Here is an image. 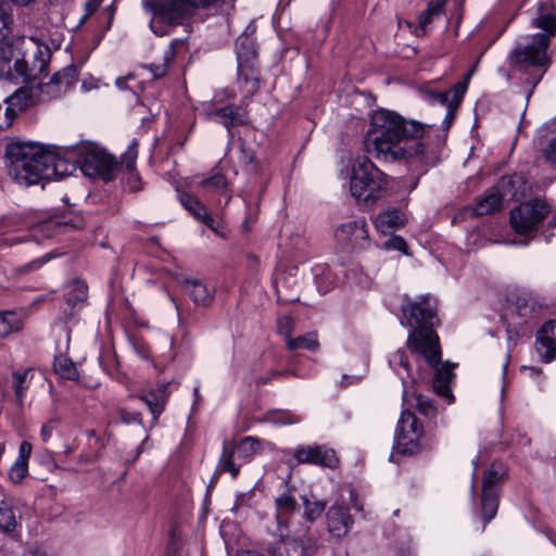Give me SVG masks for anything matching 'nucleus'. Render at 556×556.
I'll return each instance as SVG.
<instances>
[{
    "instance_id": "1",
    "label": "nucleus",
    "mask_w": 556,
    "mask_h": 556,
    "mask_svg": "<svg viewBox=\"0 0 556 556\" xmlns=\"http://www.w3.org/2000/svg\"><path fill=\"white\" fill-rule=\"evenodd\" d=\"M428 127L415 119H405L395 112L378 110L371 116L365 138L366 151L386 162L405 161L415 166L429 165L431 156L422 141Z\"/></svg>"
},
{
    "instance_id": "2",
    "label": "nucleus",
    "mask_w": 556,
    "mask_h": 556,
    "mask_svg": "<svg viewBox=\"0 0 556 556\" xmlns=\"http://www.w3.org/2000/svg\"><path fill=\"white\" fill-rule=\"evenodd\" d=\"M7 160L10 176L23 186L62 177L60 167L65 165L54 153L36 142L9 143Z\"/></svg>"
},
{
    "instance_id": "3",
    "label": "nucleus",
    "mask_w": 556,
    "mask_h": 556,
    "mask_svg": "<svg viewBox=\"0 0 556 556\" xmlns=\"http://www.w3.org/2000/svg\"><path fill=\"white\" fill-rule=\"evenodd\" d=\"M532 26L540 28L525 43H518L510 54V64L518 70H533L535 72L533 84L536 85L551 65L548 53L551 39L556 36V15L552 8L541 3L538 16L531 22Z\"/></svg>"
},
{
    "instance_id": "4",
    "label": "nucleus",
    "mask_w": 556,
    "mask_h": 556,
    "mask_svg": "<svg viewBox=\"0 0 556 556\" xmlns=\"http://www.w3.org/2000/svg\"><path fill=\"white\" fill-rule=\"evenodd\" d=\"M407 348L413 353L424 356L428 365L435 368L433 389L438 395L452 402L451 381L454 375L448 365L440 364L441 350L438 334L429 328L416 329L408 334Z\"/></svg>"
},
{
    "instance_id": "5",
    "label": "nucleus",
    "mask_w": 556,
    "mask_h": 556,
    "mask_svg": "<svg viewBox=\"0 0 556 556\" xmlns=\"http://www.w3.org/2000/svg\"><path fill=\"white\" fill-rule=\"evenodd\" d=\"M388 177L370 160L357 157L353 164L350 191L359 203L371 204L387 190Z\"/></svg>"
},
{
    "instance_id": "6",
    "label": "nucleus",
    "mask_w": 556,
    "mask_h": 556,
    "mask_svg": "<svg viewBox=\"0 0 556 556\" xmlns=\"http://www.w3.org/2000/svg\"><path fill=\"white\" fill-rule=\"evenodd\" d=\"M226 0H147L143 5L168 24H180L200 8H220Z\"/></svg>"
},
{
    "instance_id": "7",
    "label": "nucleus",
    "mask_w": 556,
    "mask_h": 556,
    "mask_svg": "<svg viewBox=\"0 0 556 556\" xmlns=\"http://www.w3.org/2000/svg\"><path fill=\"white\" fill-rule=\"evenodd\" d=\"M547 213L548 206L543 201L523 202L510 212V225L517 233L527 235L536 228Z\"/></svg>"
},
{
    "instance_id": "8",
    "label": "nucleus",
    "mask_w": 556,
    "mask_h": 556,
    "mask_svg": "<svg viewBox=\"0 0 556 556\" xmlns=\"http://www.w3.org/2000/svg\"><path fill=\"white\" fill-rule=\"evenodd\" d=\"M334 236L338 244L345 252L363 251L370 245L368 228L364 219L342 224L337 228Z\"/></svg>"
},
{
    "instance_id": "9",
    "label": "nucleus",
    "mask_w": 556,
    "mask_h": 556,
    "mask_svg": "<svg viewBox=\"0 0 556 556\" xmlns=\"http://www.w3.org/2000/svg\"><path fill=\"white\" fill-rule=\"evenodd\" d=\"M521 178L519 176L503 177L495 189L486 192L481 198L476 206L475 214L478 216L491 214L501 210L504 198H516L517 192L514 189L516 182H519Z\"/></svg>"
},
{
    "instance_id": "10",
    "label": "nucleus",
    "mask_w": 556,
    "mask_h": 556,
    "mask_svg": "<svg viewBox=\"0 0 556 556\" xmlns=\"http://www.w3.org/2000/svg\"><path fill=\"white\" fill-rule=\"evenodd\" d=\"M79 162L87 175H100L104 180L112 179L113 172L117 166L110 154L94 148H87L81 152Z\"/></svg>"
},
{
    "instance_id": "11",
    "label": "nucleus",
    "mask_w": 556,
    "mask_h": 556,
    "mask_svg": "<svg viewBox=\"0 0 556 556\" xmlns=\"http://www.w3.org/2000/svg\"><path fill=\"white\" fill-rule=\"evenodd\" d=\"M402 325L415 327L413 331L420 328L433 330L434 311L427 298H422L421 301H406L402 305Z\"/></svg>"
},
{
    "instance_id": "12",
    "label": "nucleus",
    "mask_w": 556,
    "mask_h": 556,
    "mask_svg": "<svg viewBox=\"0 0 556 556\" xmlns=\"http://www.w3.org/2000/svg\"><path fill=\"white\" fill-rule=\"evenodd\" d=\"M293 457L298 464L317 465L327 468L337 467L336 452L325 445H300L294 448Z\"/></svg>"
},
{
    "instance_id": "13",
    "label": "nucleus",
    "mask_w": 556,
    "mask_h": 556,
    "mask_svg": "<svg viewBox=\"0 0 556 556\" xmlns=\"http://www.w3.org/2000/svg\"><path fill=\"white\" fill-rule=\"evenodd\" d=\"M422 434L421 426L414 414L408 410L402 412L396 430L395 441L403 451H408L410 445L414 446Z\"/></svg>"
},
{
    "instance_id": "14",
    "label": "nucleus",
    "mask_w": 556,
    "mask_h": 556,
    "mask_svg": "<svg viewBox=\"0 0 556 556\" xmlns=\"http://www.w3.org/2000/svg\"><path fill=\"white\" fill-rule=\"evenodd\" d=\"M61 96L62 93L50 78L47 83L31 84L29 86L17 89L14 92V100L23 98V103L28 108L39 102L49 101Z\"/></svg>"
},
{
    "instance_id": "15",
    "label": "nucleus",
    "mask_w": 556,
    "mask_h": 556,
    "mask_svg": "<svg viewBox=\"0 0 556 556\" xmlns=\"http://www.w3.org/2000/svg\"><path fill=\"white\" fill-rule=\"evenodd\" d=\"M534 144L547 162L556 165V117L539 128Z\"/></svg>"
},
{
    "instance_id": "16",
    "label": "nucleus",
    "mask_w": 556,
    "mask_h": 556,
    "mask_svg": "<svg viewBox=\"0 0 556 556\" xmlns=\"http://www.w3.org/2000/svg\"><path fill=\"white\" fill-rule=\"evenodd\" d=\"M353 519L348 508L331 506L326 514V526L328 532L337 539H341L350 531Z\"/></svg>"
},
{
    "instance_id": "17",
    "label": "nucleus",
    "mask_w": 556,
    "mask_h": 556,
    "mask_svg": "<svg viewBox=\"0 0 556 556\" xmlns=\"http://www.w3.org/2000/svg\"><path fill=\"white\" fill-rule=\"evenodd\" d=\"M26 72L25 62L15 54L12 45L0 46V78L13 79L15 74L24 75Z\"/></svg>"
},
{
    "instance_id": "18",
    "label": "nucleus",
    "mask_w": 556,
    "mask_h": 556,
    "mask_svg": "<svg viewBox=\"0 0 556 556\" xmlns=\"http://www.w3.org/2000/svg\"><path fill=\"white\" fill-rule=\"evenodd\" d=\"M538 352L545 362L556 358V319L546 321L536 333Z\"/></svg>"
},
{
    "instance_id": "19",
    "label": "nucleus",
    "mask_w": 556,
    "mask_h": 556,
    "mask_svg": "<svg viewBox=\"0 0 556 556\" xmlns=\"http://www.w3.org/2000/svg\"><path fill=\"white\" fill-rule=\"evenodd\" d=\"M205 116L210 121H215L229 128L243 125L248 121L247 112L237 105H226L220 109L205 111Z\"/></svg>"
},
{
    "instance_id": "20",
    "label": "nucleus",
    "mask_w": 556,
    "mask_h": 556,
    "mask_svg": "<svg viewBox=\"0 0 556 556\" xmlns=\"http://www.w3.org/2000/svg\"><path fill=\"white\" fill-rule=\"evenodd\" d=\"M168 386L162 383L157 386L155 389H151L146 392H141L138 394V397L144 402L152 414L153 421H156L160 415L163 413L165 404L168 399Z\"/></svg>"
},
{
    "instance_id": "21",
    "label": "nucleus",
    "mask_w": 556,
    "mask_h": 556,
    "mask_svg": "<svg viewBox=\"0 0 556 556\" xmlns=\"http://www.w3.org/2000/svg\"><path fill=\"white\" fill-rule=\"evenodd\" d=\"M406 217L403 212L397 208H387L379 212L374 224L376 229L381 233H391L400 227L404 226Z\"/></svg>"
},
{
    "instance_id": "22",
    "label": "nucleus",
    "mask_w": 556,
    "mask_h": 556,
    "mask_svg": "<svg viewBox=\"0 0 556 556\" xmlns=\"http://www.w3.org/2000/svg\"><path fill=\"white\" fill-rule=\"evenodd\" d=\"M238 84L244 98L258 90V73L252 63H238Z\"/></svg>"
},
{
    "instance_id": "23",
    "label": "nucleus",
    "mask_w": 556,
    "mask_h": 556,
    "mask_svg": "<svg viewBox=\"0 0 556 556\" xmlns=\"http://www.w3.org/2000/svg\"><path fill=\"white\" fill-rule=\"evenodd\" d=\"M182 286L194 304L206 307L213 303L215 290L204 282L197 279H187Z\"/></svg>"
},
{
    "instance_id": "24",
    "label": "nucleus",
    "mask_w": 556,
    "mask_h": 556,
    "mask_svg": "<svg viewBox=\"0 0 556 556\" xmlns=\"http://www.w3.org/2000/svg\"><path fill=\"white\" fill-rule=\"evenodd\" d=\"M445 2L446 0H431L429 2L428 8L418 16L417 36L425 35L432 23L442 15Z\"/></svg>"
},
{
    "instance_id": "25",
    "label": "nucleus",
    "mask_w": 556,
    "mask_h": 556,
    "mask_svg": "<svg viewBox=\"0 0 556 556\" xmlns=\"http://www.w3.org/2000/svg\"><path fill=\"white\" fill-rule=\"evenodd\" d=\"M26 108L23 98L14 100V93L8 97L3 103H0V130L8 129L13 124L17 112Z\"/></svg>"
},
{
    "instance_id": "26",
    "label": "nucleus",
    "mask_w": 556,
    "mask_h": 556,
    "mask_svg": "<svg viewBox=\"0 0 556 556\" xmlns=\"http://www.w3.org/2000/svg\"><path fill=\"white\" fill-rule=\"evenodd\" d=\"M302 505H303V514L302 521L300 526H308V530L311 529L312 523L318 519L324 513L327 503L321 500H317L316 497L302 495L301 496Z\"/></svg>"
},
{
    "instance_id": "27",
    "label": "nucleus",
    "mask_w": 556,
    "mask_h": 556,
    "mask_svg": "<svg viewBox=\"0 0 556 556\" xmlns=\"http://www.w3.org/2000/svg\"><path fill=\"white\" fill-rule=\"evenodd\" d=\"M23 320L21 316L13 312H0V338H7L12 333L21 331Z\"/></svg>"
},
{
    "instance_id": "28",
    "label": "nucleus",
    "mask_w": 556,
    "mask_h": 556,
    "mask_svg": "<svg viewBox=\"0 0 556 556\" xmlns=\"http://www.w3.org/2000/svg\"><path fill=\"white\" fill-rule=\"evenodd\" d=\"M77 68L73 65L66 66L55 73L51 79L56 85V88L62 93H66L77 81Z\"/></svg>"
},
{
    "instance_id": "29",
    "label": "nucleus",
    "mask_w": 556,
    "mask_h": 556,
    "mask_svg": "<svg viewBox=\"0 0 556 556\" xmlns=\"http://www.w3.org/2000/svg\"><path fill=\"white\" fill-rule=\"evenodd\" d=\"M88 288L85 282L74 280L66 287L65 302L73 309L78 303H83L87 299Z\"/></svg>"
},
{
    "instance_id": "30",
    "label": "nucleus",
    "mask_w": 556,
    "mask_h": 556,
    "mask_svg": "<svg viewBox=\"0 0 556 556\" xmlns=\"http://www.w3.org/2000/svg\"><path fill=\"white\" fill-rule=\"evenodd\" d=\"M497 507V489H482L481 510L485 522H489L495 516Z\"/></svg>"
},
{
    "instance_id": "31",
    "label": "nucleus",
    "mask_w": 556,
    "mask_h": 556,
    "mask_svg": "<svg viewBox=\"0 0 556 556\" xmlns=\"http://www.w3.org/2000/svg\"><path fill=\"white\" fill-rule=\"evenodd\" d=\"M180 43L179 40L173 41L163 54L162 63H151L146 67L151 72L154 79L162 78L166 75L169 63L175 56L176 46Z\"/></svg>"
},
{
    "instance_id": "32",
    "label": "nucleus",
    "mask_w": 556,
    "mask_h": 556,
    "mask_svg": "<svg viewBox=\"0 0 556 556\" xmlns=\"http://www.w3.org/2000/svg\"><path fill=\"white\" fill-rule=\"evenodd\" d=\"M217 470L219 472L230 473L232 479H236L240 471V464L235 463L233 448L227 447L226 443L224 444L223 453L217 465Z\"/></svg>"
},
{
    "instance_id": "33",
    "label": "nucleus",
    "mask_w": 556,
    "mask_h": 556,
    "mask_svg": "<svg viewBox=\"0 0 556 556\" xmlns=\"http://www.w3.org/2000/svg\"><path fill=\"white\" fill-rule=\"evenodd\" d=\"M54 371L64 379L76 380L78 379V370L76 365L67 356L60 354L54 359Z\"/></svg>"
},
{
    "instance_id": "34",
    "label": "nucleus",
    "mask_w": 556,
    "mask_h": 556,
    "mask_svg": "<svg viewBox=\"0 0 556 556\" xmlns=\"http://www.w3.org/2000/svg\"><path fill=\"white\" fill-rule=\"evenodd\" d=\"M265 419L277 426H292L301 421V417L288 409H273L266 413Z\"/></svg>"
},
{
    "instance_id": "35",
    "label": "nucleus",
    "mask_w": 556,
    "mask_h": 556,
    "mask_svg": "<svg viewBox=\"0 0 556 556\" xmlns=\"http://www.w3.org/2000/svg\"><path fill=\"white\" fill-rule=\"evenodd\" d=\"M231 448H233L235 453H238L239 458L248 460L261 452V442L253 437H245L238 444L231 446Z\"/></svg>"
},
{
    "instance_id": "36",
    "label": "nucleus",
    "mask_w": 556,
    "mask_h": 556,
    "mask_svg": "<svg viewBox=\"0 0 556 556\" xmlns=\"http://www.w3.org/2000/svg\"><path fill=\"white\" fill-rule=\"evenodd\" d=\"M181 205L198 220L207 212L204 204L194 195L190 193H181L179 195Z\"/></svg>"
},
{
    "instance_id": "37",
    "label": "nucleus",
    "mask_w": 556,
    "mask_h": 556,
    "mask_svg": "<svg viewBox=\"0 0 556 556\" xmlns=\"http://www.w3.org/2000/svg\"><path fill=\"white\" fill-rule=\"evenodd\" d=\"M16 519L12 505L7 501L0 502V531L10 532L14 530Z\"/></svg>"
},
{
    "instance_id": "38",
    "label": "nucleus",
    "mask_w": 556,
    "mask_h": 556,
    "mask_svg": "<svg viewBox=\"0 0 556 556\" xmlns=\"http://www.w3.org/2000/svg\"><path fill=\"white\" fill-rule=\"evenodd\" d=\"M236 47L239 63H251L250 61L255 58V48L249 37H240L236 42Z\"/></svg>"
},
{
    "instance_id": "39",
    "label": "nucleus",
    "mask_w": 556,
    "mask_h": 556,
    "mask_svg": "<svg viewBox=\"0 0 556 556\" xmlns=\"http://www.w3.org/2000/svg\"><path fill=\"white\" fill-rule=\"evenodd\" d=\"M505 469L502 464L494 463L488 470L482 481V489H497L496 484L504 479Z\"/></svg>"
},
{
    "instance_id": "40",
    "label": "nucleus",
    "mask_w": 556,
    "mask_h": 556,
    "mask_svg": "<svg viewBox=\"0 0 556 556\" xmlns=\"http://www.w3.org/2000/svg\"><path fill=\"white\" fill-rule=\"evenodd\" d=\"M287 345L290 350L305 349L315 351L318 348V341L314 332L300 336L295 339H289Z\"/></svg>"
},
{
    "instance_id": "41",
    "label": "nucleus",
    "mask_w": 556,
    "mask_h": 556,
    "mask_svg": "<svg viewBox=\"0 0 556 556\" xmlns=\"http://www.w3.org/2000/svg\"><path fill=\"white\" fill-rule=\"evenodd\" d=\"M199 186L216 192L224 193L225 191H227L228 182L223 174L216 173L205 179H202L199 182Z\"/></svg>"
},
{
    "instance_id": "42",
    "label": "nucleus",
    "mask_w": 556,
    "mask_h": 556,
    "mask_svg": "<svg viewBox=\"0 0 556 556\" xmlns=\"http://www.w3.org/2000/svg\"><path fill=\"white\" fill-rule=\"evenodd\" d=\"M467 91V81H460L454 85L451 92V104L450 111H447V116L452 117L455 113L456 109L460 104L465 92Z\"/></svg>"
},
{
    "instance_id": "43",
    "label": "nucleus",
    "mask_w": 556,
    "mask_h": 556,
    "mask_svg": "<svg viewBox=\"0 0 556 556\" xmlns=\"http://www.w3.org/2000/svg\"><path fill=\"white\" fill-rule=\"evenodd\" d=\"M138 156V142L132 140L127 151L122 155L121 166L125 167L128 173H132L136 169V160Z\"/></svg>"
},
{
    "instance_id": "44",
    "label": "nucleus",
    "mask_w": 556,
    "mask_h": 556,
    "mask_svg": "<svg viewBox=\"0 0 556 556\" xmlns=\"http://www.w3.org/2000/svg\"><path fill=\"white\" fill-rule=\"evenodd\" d=\"M29 372V370L13 372V389L20 402H22L24 391L28 388Z\"/></svg>"
},
{
    "instance_id": "45",
    "label": "nucleus",
    "mask_w": 556,
    "mask_h": 556,
    "mask_svg": "<svg viewBox=\"0 0 556 556\" xmlns=\"http://www.w3.org/2000/svg\"><path fill=\"white\" fill-rule=\"evenodd\" d=\"M28 473V464L15 460L9 470V478L14 483H20Z\"/></svg>"
},
{
    "instance_id": "46",
    "label": "nucleus",
    "mask_w": 556,
    "mask_h": 556,
    "mask_svg": "<svg viewBox=\"0 0 556 556\" xmlns=\"http://www.w3.org/2000/svg\"><path fill=\"white\" fill-rule=\"evenodd\" d=\"M11 23L12 16L9 13V7L0 1V41L8 35Z\"/></svg>"
},
{
    "instance_id": "47",
    "label": "nucleus",
    "mask_w": 556,
    "mask_h": 556,
    "mask_svg": "<svg viewBox=\"0 0 556 556\" xmlns=\"http://www.w3.org/2000/svg\"><path fill=\"white\" fill-rule=\"evenodd\" d=\"M416 408L418 412L427 417L433 416L435 413V407L430 399L421 395L415 394Z\"/></svg>"
},
{
    "instance_id": "48",
    "label": "nucleus",
    "mask_w": 556,
    "mask_h": 556,
    "mask_svg": "<svg viewBox=\"0 0 556 556\" xmlns=\"http://www.w3.org/2000/svg\"><path fill=\"white\" fill-rule=\"evenodd\" d=\"M389 364L394 369H396V367H402L407 372L409 371V362L405 351L403 350H397L394 354H392L389 358Z\"/></svg>"
},
{
    "instance_id": "49",
    "label": "nucleus",
    "mask_w": 556,
    "mask_h": 556,
    "mask_svg": "<svg viewBox=\"0 0 556 556\" xmlns=\"http://www.w3.org/2000/svg\"><path fill=\"white\" fill-rule=\"evenodd\" d=\"M383 248L387 250H396L406 253L407 245L402 237L394 236L383 243Z\"/></svg>"
},
{
    "instance_id": "50",
    "label": "nucleus",
    "mask_w": 556,
    "mask_h": 556,
    "mask_svg": "<svg viewBox=\"0 0 556 556\" xmlns=\"http://www.w3.org/2000/svg\"><path fill=\"white\" fill-rule=\"evenodd\" d=\"M428 98L431 102H437L442 106H446L447 111H450L451 104V92H429Z\"/></svg>"
},
{
    "instance_id": "51",
    "label": "nucleus",
    "mask_w": 556,
    "mask_h": 556,
    "mask_svg": "<svg viewBox=\"0 0 556 556\" xmlns=\"http://www.w3.org/2000/svg\"><path fill=\"white\" fill-rule=\"evenodd\" d=\"M319 270L320 273H315V277H316V283H317V287L319 289L320 292L323 293H327L330 289V286H323L321 283V278L319 276H325L326 279L329 278V269L327 267H318L316 268V271Z\"/></svg>"
},
{
    "instance_id": "52",
    "label": "nucleus",
    "mask_w": 556,
    "mask_h": 556,
    "mask_svg": "<svg viewBox=\"0 0 556 556\" xmlns=\"http://www.w3.org/2000/svg\"><path fill=\"white\" fill-rule=\"evenodd\" d=\"M30 454H31V444L26 442V441H23L20 444L18 456H17L16 460L24 462V463L28 464V459L30 457Z\"/></svg>"
},
{
    "instance_id": "53",
    "label": "nucleus",
    "mask_w": 556,
    "mask_h": 556,
    "mask_svg": "<svg viewBox=\"0 0 556 556\" xmlns=\"http://www.w3.org/2000/svg\"><path fill=\"white\" fill-rule=\"evenodd\" d=\"M203 224H205L210 229H212L214 232L219 233V225L220 223L217 222L208 212H206L203 217L200 219Z\"/></svg>"
},
{
    "instance_id": "54",
    "label": "nucleus",
    "mask_w": 556,
    "mask_h": 556,
    "mask_svg": "<svg viewBox=\"0 0 556 556\" xmlns=\"http://www.w3.org/2000/svg\"><path fill=\"white\" fill-rule=\"evenodd\" d=\"M516 307L518 309L519 315L526 316L528 313H531L533 309V305H528V301L523 298H518L516 301Z\"/></svg>"
},
{
    "instance_id": "55",
    "label": "nucleus",
    "mask_w": 556,
    "mask_h": 556,
    "mask_svg": "<svg viewBox=\"0 0 556 556\" xmlns=\"http://www.w3.org/2000/svg\"><path fill=\"white\" fill-rule=\"evenodd\" d=\"M288 372L287 371H275V370H270L269 372H267L266 375L264 376H260L257 378H255V382L257 384H266L267 382H269L274 377L276 376H285L287 375Z\"/></svg>"
},
{
    "instance_id": "56",
    "label": "nucleus",
    "mask_w": 556,
    "mask_h": 556,
    "mask_svg": "<svg viewBox=\"0 0 556 556\" xmlns=\"http://www.w3.org/2000/svg\"><path fill=\"white\" fill-rule=\"evenodd\" d=\"M103 0H88L85 3V15L84 18L89 17L102 3Z\"/></svg>"
},
{
    "instance_id": "57",
    "label": "nucleus",
    "mask_w": 556,
    "mask_h": 556,
    "mask_svg": "<svg viewBox=\"0 0 556 556\" xmlns=\"http://www.w3.org/2000/svg\"><path fill=\"white\" fill-rule=\"evenodd\" d=\"M121 418L125 424H130L135 421H140V414L126 413L121 410Z\"/></svg>"
},
{
    "instance_id": "58",
    "label": "nucleus",
    "mask_w": 556,
    "mask_h": 556,
    "mask_svg": "<svg viewBox=\"0 0 556 556\" xmlns=\"http://www.w3.org/2000/svg\"><path fill=\"white\" fill-rule=\"evenodd\" d=\"M53 428L50 425H43L40 430V437L43 442H47L52 435Z\"/></svg>"
},
{
    "instance_id": "59",
    "label": "nucleus",
    "mask_w": 556,
    "mask_h": 556,
    "mask_svg": "<svg viewBox=\"0 0 556 556\" xmlns=\"http://www.w3.org/2000/svg\"><path fill=\"white\" fill-rule=\"evenodd\" d=\"M129 174H130L129 184H132V185L130 186V188H131L132 190H139V189H140V187L138 186V177H137V175L135 174V172L129 173Z\"/></svg>"
},
{
    "instance_id": "60",
    "label": "nucleus",
    "mask_w": 556,
    "mask_h": 556,
    "mask_svg": "<svg viewBox=\"0 0 556 556\" xmlns=\"http://www.w3.org/2000/svg\"><path fill=\"white\" fill-rule=\"evenodd\" d=\"M247 497V494H241L240 496H238L232 507V510H237L240 506H242L245 503Z\"/></svg>"
},
{
    "instance_id": "61",
    "label": "nucleus",
    "mask_w": 556,
    "mask_h": 556,
    "mask_svg": "<svg viewBox=\"0 0 556 556\" xmlns=\"http://www.w3.org/2000/svg\"><path fill=\"white\" fill-rule=\"evenodd\" d=\"M23 556H48L45 552L39 549H28L26 551Z\"/></svg>"
},
{
    "instance_id": "62",
    "label": "nucleus",
    "mask_w": 556,
    "mask_h": 556,
    "mask_svg": "<svg viewBox=\"0 0 556 556\" xmlns=\"http://www.w3.org/2000/svg\"><path fill=\"white\" fill-rule=\"evenodd\" d=\"M105 11H106V14H108V17H109V23H108L106 29H109L110 26H111V23L113 21V17H114V8H113V5L108 7Z\"/></svg>"
},
{
    "instance_id": "63",
    "label": "nucleus",
    "mask_w": 556,
    "mask_h": 556,
    "mask_svg": "<svg viewBox=\"0 0 556 556\" xmlns=\"http://www.w3.org/2000/svg\"><path fill=\"white\" fill-rule=\"evenodd\" d=\"M126 79L127 78H124V77L117 78L116 81H115L116 86L119 89H125L126 88Z\"/></svg>"
},
{
    "instance_id": "64",
    "label": "nucleus",
    "mask_w": 556,
    "mask_h": 556,
    "mask_svg": "<svg viewBox=\"0 0 556 556\" xmlns=\"http://www.w3.org/2000/svg\"><path fill=\"white\" fill-rule=\"evenodd\" d=\"M236 556H258V555L252 551H241V552H238Z\"/></svg>"
}]
</instances>
